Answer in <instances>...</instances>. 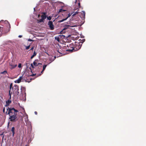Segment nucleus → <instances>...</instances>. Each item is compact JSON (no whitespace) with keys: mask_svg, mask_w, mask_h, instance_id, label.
<instances>
[{"mask_svg":"<svg viewBox=\"0 0 146 146\" xmlns=\"http://www.w3.org/2000/svg\"><path fill=\"white\" fill-rule=\"evenodd\" d=\"M18 67L19 68H21V63H19V65H18Z\"/></svg>","mask_w":146,"mask_h":146,"instance_id":"nucleus-26","label":"nucleus"},{"mask_svg":"<svg viewBox=\"0 0 146 146\" xmlns=\"http://www.w3.org/2000/svg\"><path fill=\"white\" fill-rule=\"evenodd\" d=\"M39 71V70H38L37 71L38 72V71Z\"/></svg>","mask_w":146,"mask_h":146,"instance_id":"nucleus-43","label":"nucleus"},{"mask_svg":"<svg viewBox=\"0 0 146 146\" xmlns=\"http://www.w3.org/2000/svg\"><path fill=\"white\" fill-rule=\"evenodd\" d=\"M34 11H35V8H34Z\"/></svg>","mask_w":146,"mask_h":146,"instance_id":"nucleus-46","label":"nucleus"},{"mask_svg":"<svg viewBox=\"0 0 146 146\" xmlns=\"http://www.w3.org/2000/svg\"><path fill=\"white\" fill-rule=\"evenodd\" d=\"M37 66H38V69H40L42 68V64H39Z\"/></svg>","mask_w":146,"mask_h":146,"instance_id":"nucleus-22","label":"nucleus"},{"mask_svg":"<svg viewBox=\"0 0 146 146\" xmlns=\"http://www.w3.org/2000/svg\"><path fill=\"white\" fill-rule=\"evenodd\" d=\"M48 25L51 30H53L54 29V26L52 21H49L48 22Z\"/></svg>","mask_w":146,"mask_h":146,"instance_id":"nucleus-6","label":"nucleus"},{"mask_svg":"<svg viewBox=\"0 0 146 146\" xmlns=\"http://www.w3.org/2000/svg\"><path fill=\"white\" fill-rule=\"evenodd\" d=\"M46 13H43V14L41 16V18L44 20L46 18Z\"/></svg>","mask_w":146,"mask_h":146,"instance_id":"nucleus-10","label":"nucleus"},{"mask_svg":"<svg viewBox=\"0 0 146 146\" xmlns=\"http://www.w3.org/2000/svg\"><path fill=\"white\" fill-rule=\"evenodd\" d=\"M78 26V24L77 23H73V22H71V24L67 27L70 26V27H77Z\"/></svg>","mask_w":146,"mask_h":146,"instance_id":"nucleus-7","label":"nucleus"},{"mask_svg":"<svg viewBox=\"0 0 146 146\" xmlns=\"http://www.w3.org/2000/svg\"><path fill=\"white\" fill-rule=\"evenodd\" d=\"M22 110H23V111L24 112V114L23 115V116L25 117V121L26 122V120H28V115L27 114L25 113L24 109L23 108H22Z\"/></svg>","mask_w":146,"mask_h":146,"instance_id":"nucleus-8","label":"nucleus"},{"mask_svg":"<svg viewBox=\"0 0 146 146\" xmlns=\"http://www.w3.org/2000/svg\"><path fill=\"white\" fill-rule=\"evenodd\" d=\"M10 66H11V69H13L14 68L16 67L17 66V65L16 64L13 65L11 64H10Z\"/></svg>","mask_w":146,"mask_h":146,"instance_id":"nucleus-15","label":"nucleus"},{"mask_svg":"<svg viewBox=\"0 0 146 146\" xmlns=\"http://www.w3.org/2000/svg\"><path fill=\"white\" fill-rule=\"evenodd\" d=\"M44 71V70H42V71L41 72V73L39 74L38 76L42 74L43 73V71Z\"/></svg>","mask_w":146,"mask_h":146,"instance_id":"nucleus-30","label":"nucleus"},{"mask_svg":"<svg viewBox=\"0 0 146 146\" xmlns=\"http://www.w3.org/2000/svg\"><path fill=\"white\" fill-rule=\"evenodd\" d=\"M77 0H76V2H76H76L77 1Z\"/></svg>","mask_w":146,"mask_h":146,"instance_id":"nucleus-45","label":"nucleus"},{"mask_svg":"<svg viewBox=\"0 0 146 146\" xmlns=\"http://www.w3.org/2000/svg\"><path fill=\"white\" fill-rule=\"evenodd\" d=\"M22 36L21 35H19V36L18 37H19V38H21L22 37Z\"/></svg>","mask_w":146,"mask_h":146,"instance_id":"nucleus-33","label":"nucleus"},{"mask_svg":"<svg viewBox=\"0 0 146 146\" xmlns=\"http://www.w3.org/2000/svg\"><path fill=\"white\" fill-rule=\"evenodd\" d=\"M79 43V42H78ZM80 44V43H79ZM80 44V45L81 46V45L82 44ZM81 44H82V43H81Z\"/></svg>","mask_w":146,"mask_h":146,"instance_id":"nucleus-44","label":"nucleus"},{"mask_svg":"<svg viewBox=\"0 0 146 146\" xmlns=\"http://www.w3.org/2000/svg\"><path fill=\"white\" fill-rule=\"evenodd\" d=\"M15 128L14 127H13L11 128V131L13 133V136H14V135L15 133Z\"/></svg>","mask_w":146,"mask_h":146,"instance_id":"nucleus-14","label":"nucleus"},{"mask_svg":"<svg viewBox=\"0 0 146 146\" xmlns=\"http://www.w3.org/2000/svg\"><path fill=\"white\" fill-rule=\"evenodd\" d=\"M21 112H20V113H22V114H23V113H22V112H23V113H24V112L23 111V110H22V107H21Z\"/></svg>","mask_w":146,"mask_h":146,"instance_id":"nucleus-29","label":"nucleus"},{"mask_svg":"<svg viewBox=\"0 0 146 146\" xmlns=\"http://www.w3.org/2000/svg\"><path fill=\"white\" fill-rule=\"evenodd\" d=\"M11 99H9V100L6 101V105L5 106H8L11 102V100H10Z\"/></svg>","mask_w":146,"mask_h":146,"instance_id":"nucleus-12","label":"nucleus"},{"mask_svg":"<svg viewBox=\"0 0 146 146\" xmlns=\"http://www.w3.org/2000/svg\"><path fill=\"white\" fill-rule=\"evenodd\" d=\"M78 4H79V5L80 4V3H78Z\"/></svg>","mask_w":146,"mask_h":146,"instance_id":"nucleus-48","label":"nucleus"},{"mask_svg":"<svg viewBox=\"0 0 146 146\" xmlns=\"http://www.w3.org/2000/svg\"><path fill=\"white\" fill-rule=\"evenodd\" d=\"M85 41V39H83L82 40V43L83 42Z\"/></svg>","mask_w":146,"mask_h":146,"instance_id":"nucleus-39","label":"nucleus"},{"mask_svg":"<svg viewBox=\"0 0 146 146\" xmlns=\"http://www.w3.org/2000/svg\"><path fill=\"white\" fill-rule=\"evenodd\" d=\"M33 64L34 66H37L39 64H42L41 63H38L36 62V60L35 61L33 62Z\"/></svg>","mask_w":146,"mask_h":146,"instance_id":"nucleus-9","label":"nucleus"},{"mask_svg":"<svg viewBox=\"0 0 146 146\" xmlns=\"http://www.w3.org/2000/svg\"><path fill=\"white\" fill-rule=\"evenodd\" d=\"M31 66L32 67V68H35V67H34L35 66H34V65L33 64V63L31 64Z\"/></svg>","mask_w":146,"mask_h":146,"instance_id":"nucleus-27","label":"nucleus"},{"mask_svg":"<svg viewBox=\"0 0 146 146\" xmlns=\"http://www.w3.org/2000/svg\"><path fill=\"white\" fill-rule=\"evenodd\" d=\"M1 74H7V71L5 70L4 71H3V72H1Z\"/></svg>","mask_w":146,"mask_h":146,"instance_id":"nucleus-19","label":"nucleus"},{"mask_svg":"<svg viewBox=\"0 0 146 146\" xmlns=\"http://www.w3.org/2000/svg\"><path fill=\"white\" fill-rule=\"evenodd\" d=\"M3 21V20H2L1 21V22Z\"/></svg>","mask_w":146,"mask_h":146,"instance_id":"nucleus-41","label":"nucleus"},{"mask_svg":"<svg viewBox=\"0 0 146 146\" xmlns=\"http://www.w3.org/2000/svg\"><path fill=\"white\" fill-rule=\"evenodd\" d=\"M28 41H33V40H32V39H30V38H29V39H28Z\"/></svg>","mask_w":146,"mask_h":146,"instance_id":"nucleus-32","label":"nucleus"},{"mask_svg":"<svg viewBox=\"0 0 146 146\" xmlns=\"http://www.w3.org/2000/svg\"><path fill=\"white\" fill-rule=\"evenodd\" d=\"M78 11H76V12H73V14H72V16H75L76 14H78Z\"/></svg>","mask_w":146,"mask_h":146,"instance_id":"nucleus-18","label":"nucleus"},{"mask_svg":"<svg viewBox=\"0 0 146 146\" xmlns=\"http://www.w3.org/2000/svg\"><path fill=\"white\" fill-rule=\"evenodd\" d=\"M36 55V53L35 51L34 52L33 54L31 56V58L32 59Z\"/></svg>","mask_w":146,"mask_h":146,"instance_id":"nucleus-16","label":"nucleus"},{"mask_svg":"<svg viewBox=\"0 0 146 146\" xmlns=\"http://www.w3.org/2000/svg\"><path fill=\"white\" fill-rule=\"evenodd\" d=\"M51 18H52L50 16H49L47 17V19H48L49 20H51Z\"/></svg>","mask_w":146,"mask_h":146,"instance_id":"nucleus-23","label":"nucleus"},{"mask_svg":"<svg viewBox=\"0 0 146 146\" xmlns=\"http://www.w3.org/2000/svg\"><path fill=\"white\" fill-rule=\"evenodd\" d=\"M47 65H44L43 66V70H45Z\"/></svg>","mask_w":146,"mask_h":146,"instance_id":"nucleus-20","label":"nucleus"},{"mask_svg":"<svg viewBox=\"0 0 146 146\" xmlns=\"http://www.w3.org/2000/svg\"><path fill=\"white\" fill-rule=\"evenodd\" d=\"M43 21H44V20L41 18V19H40L39 20V22H43Z\"/></svg>","mask_w":146,"mask_h":146,"instance_id":"nucleus-28","label":"nucleus"},{"mask_svg":"<svg viewBox=\"0 0 146 146\" xmlns=\"http://www.w3.org/2000/svg\"><path fill=\"white\" fill-rule=\"evenodd\" d=\"M56 58V56H54V57H53V58H54V60Z\"/></svg>","mask_w":146,"mask_h":146,"instance_id":"nucleus-40","label":"nucleus"},{"mask_svg":"<svg viewBox=\"0 0 146 146\" xmlns=\"http://www.w3.org/2000/svg\"><path fill=\"white\" fill-rule=\"evenodd\" d=\"M69 25H65V29H67V28H69V27H70V26H69V27H67V26H69Z\"/></svg>","mask_w":146,"mask_h":146,"instance_id":"nucleus-25","label":"nucleus"},{"mask_svg":"<svg viewBox=\"0 0 146 146\" xmlns=\"http://www.w3.org/2000/svg\"><path fill=\"white\" fill-rule=\"evenodd\" d=\"M4 137V135H3V138Z\"/></svg>","mask_w":146,"mask_h":146,"instance_id":"nucleus-47","label":"nucleus"},{"mask_svg":"<svg viewBox=\"0 0 146 146\" xmlns=\"http://www.w3.org/2000/svg\"><path fill=\"white\" fill-rule=\"evenodd\" d=\"M26 47V49L27 50L28 49H29L30 47V45H29L28 46H25Z\"/></svg>","mask_w":146,"mask_h":146,"instance_id":"nucleus-24","label":"nucleus"},{"mask_svg":"<svg viewBox=\"0 0 146 146\" xmlns=\"http://www.w3.org/2000/svg\"><path fill=\"white\" fill-rule=\"evenodd\" d=\"M21 93L19 95L20 97L22 96L23 98H25L26 96V93L25 92L26 89L25 87L21 86V88L20 89Z\"/></svg>","mask_w":146,"mask_h":146,"instance_id":"nucleus-4","label":"nucleus"},{"mask_svg":"<svg viewBox=\"0 0 146 146\" xmlns=\"http://www.w3.org/2000/svg\"><path fill=\"white\" fill-rule=\"evenodd\" d=\"M5 23H7L8 24V25H9V26H10V24H9V23H8V22L7 21H5Z\"/></svg>","mask_w":146,"mask_h":146,"instance_id":"nucleus-31","label":"nucleus"},{"mask_svg":"<svg viewBox=\"0 0 146 146\" xmlns=\"http://www.w3.org/2000/svg\"><path fill=\"white\" fill-rule=\"evenodd\" d=\"M26 146H27V145H26Z\"/></svg>","mask_w":146,"mask_h":146,"instance_id":"nucleus-49","label":"nucleus"},{"mask_svg":"<svg viewBox=\"0 0 146 146\" xmlns=\"http://www.w3.org/2000/svg\"><path fill=\"white\" fill-rule=\"evenodd\" d=\"M24 78L23 77V76H20L19 78L17 80L15 81L14 82L15 83H19L21 82H23Z\"/></svg>","mask_w":146,"mask_h":146,"instance_id":"nucleus-5","label":"nucleus"},{"mask_svg":"<svg viewBox=\"0 0 146 146\" xmlns=\"http://www.w3.org/2000/svg\"><path fill=\"white\" fill-rule=\"evenodd\" d=\"M49 60L50 61V62L49 64L51 63V62H53L54 60V58H53V57H49Z\"/></svg>","mask_w":146,"mask_h":146,"instance_id":"nucleus-13","label":"nucleus"},{"mask_svg":"<svg viewBox=\"0 0 146 146\" xmlns=\"http://www.w3.org/2000/svg\"><path fill=\"white\" fill-rule=\"evenodd\" d=\"M12 84H11L9 86L10 89L11 90L12 88L13 91V93L16 95H18L19 94V86L17 85H15L13 87H12Z\"/></svg>","mask_w":146,"mask_h":146,"instance_id":"nucleus-3","label":"nucleus"},{"mask_svg":"<svg viewBox=\"0 0 146 146\" xmlns=\"http://www.w3.org/2000/svg\"><path fill=\"white\" fill-rule=\"evenodd\" d=\"M70 15H70V14H69L68 15V16L65 19H63L59 21V23H61L64 21L66 20L68 18V17H69L70 16Z\"/></svg>","mask_w":146,"mask_h":146,"instance_id":"nucleus-11","label":"nucleus"},{"mask_svg":"<svg viewBox=\"0 0 146 146\" xmlns=\"http://www.w3.org/2000/svg\"><path fill=\"white\" fill-rule=\"evenodd\" d=\"M3 133L1 134V135H3Z\"/></svg>","mask_w":146,"mask_h":146,"instance_id":"nucleus-42","label":"nucleus"},{"mask_svg":"<svg viewBox=\"0 0 146 146\" xmlns=\"http://www.w3.org/2000/svg\"><path fill=\"white\" fill-rule=\"evenodd\" d=\"M82 16H83L84 19L85 16V13L84 11H82Z\"/></svg>","mask_w":146,"mask_h":146,"instance_id":"nucleus-17","label":"nucleus"},{"mask_svg":"<svg viewBox=\"0 0 146 146\" xmlns=\"http://www.w3.org/2000/svg\"><path fill=\"white\" fill-rule=\"evenodd\" d=\"M35 75H36V74H32L31 75V76H34Z\"/></svg>","mask_w":146,"mask_h":146,"instance_id":"nucleus-37","label":"nucleus"},{"mask_svg":"<svg viewBox=\"0 0 146 146\" xmlns=\"http://www.w3.org/2000/svg\"><path fill=\"white\" fill-rule=\"evenodd\" d=\"M62 9H60V10H59V12H61V11H62Z\"/></svg>","mask_w":146,"mask_h":146,"instance_id":"nucleus-35","label":"nucleus"},{"mask_svg":"<svg viewBox=\"0 0 146 146\" xmlns=\"http://www.w3.org/2000/svg\"><path fill=\"white\" fill-rule=\"evenodd\" d=\"M5 108H4L3 109V111L4 112H5Z\"/></svg>","mask_w":146,"mask_h":146,"instance_id":"nucleus-36","label":"nucleus"},{"mask_svg":"<svg viewBox=\"0 0 146 146\" xmlns=\"http://www.w3.org/2000/svg\"><path fill=\"white\" fill-rule=\"evenodd\" d=\"M75 47L73 46V44H71L68 45L67 46L68 47V48L67 49V51H68L72 52L73 50L75 49V50H79L81 47V45L80 44L76 42H75Z\"/></svg>","mask_w":146,"mask_h":146,"instance_id":"nucleus-2","label":"nucleus"},{"mask_svg":"<svg viewBox=\"0 0 146 146\" xmlns=\"http://www.w3.org/2000/svg\"><path fill=\"white\" fill-rule=\"evenodd\" d=\"M7 111L6 112V114L9 115V119L12 121H16L18 120L19 118L17 116V113L18 111L14 108H9L7 107Z\"/></svg>","mask_w":146,"mask_h":146,"instance_id":"nucleus-1","label":"nucleus"},{"mask_svg":"<svg viewBox=\"0 0 146 146\" xmlns=\"http://www.w3.org/2000/svg\"><path fill=\"white\" fill-rule=\"evenodd\" d=\"M35 114H37V112L36 111H35Z\"/></svg>","mask_w":146,"mask_h":146,"instance_id":"nucleus-38","label":"nucleus"},{"mask_svg":"<svg viewBox=\"0 0 146 146\" xmlns=\"http://www.w3.org/2000/svg\"><path fill=\"white\" fill-rule=\"evenodd\" d=\"M34 49V47H32L31 49H30V50H33Z\"/></svg>","mask_w":146,"mask_h":146,"instance_id":"nucleus-34","label":"nucleus"},{"mask_svg":"<svg viewBox=\"0 0 146 146\" xmlns=\"http://www.w3.org/2000/svg\"><path fill=\"white\" fill-rule=\"evenodd\" d=\"M11 93H10V90L9 92V96L10 99H11Z\"/></svg>","mask_w":146,"mask_h":146,"instance_id":"nucleus-21","label":"nucleus"}]
</instances>
